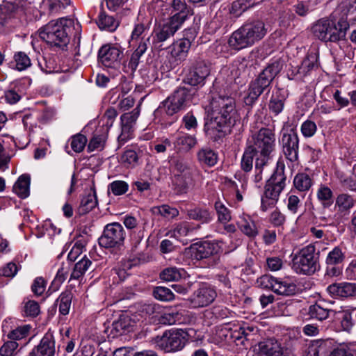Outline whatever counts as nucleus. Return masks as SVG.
Listing matches in <instances>:
<instances>
[{"mask_svg": "<svg viewBox=\"0 0 356 356\" xmlns=\"http://www.w3.org/2000/svg\"><path fill=\"white\" fill-rule=\"evenodd\" d=\"M211 106V119L205 124L204 131L212 140L218 141L226 135L235 110V101L231 97L220 96L213 99Z\"/></svg>", "mask_w": 356, "mask_h": 356, "instance_id": "f257e3e1", "label": "nucleus"}, {"mask_svg": "<svg viewBox=\"0 0 356 356\" xmlns=\"http://www.w3.org/2000/svg\"><path fill=\"white\" fill-rule=\"evenodd\" d=\"M268 29L261 20H252L243 24L234 31L228 40L230 47L241 50L253 46L267 34Z\"/></svg>", "mask_w": 356, "mask_h": 356, "instance_id": "f03ea898", "label": "nucleus"}, {"mask_svg": "<svg viewBox=\"0 0 356 356\" xmlns=\"http://www.w3.org/2000/svg\"><path fill=\"white\" fill-rule=\"evenodd\" d=\"M282 70V65L279 61L268 64L249 85L244 103L248 106H252L257 101L259 96L266 90L270 91V85Z\"/></svg>", "mask_w": 356, "mask_h": 356, "instance_id": "7ed1b4c3", "label": "nucleus"}, {"mask_svg": "<svg viewBox=\"0 0 356 356\" xmlns=\"http://www.w3.org/2000/svg\"><path fill=\"white\" fill-rule=\"evenodd\" d=\"M350 28L347 17H341L337 23L328 18L318 20L312 26V32L318 40L327 42L344 40Z\"/></svg>", "mask_w": 356, "mask_h": 356, "instance_id": "20e7f679", "label": "nucleus"}, {"mask_svg": "<svg viewBox=\"0 0 356 356\" xmlns=\"http://www.w3.org/2000/svg\"><path fill=\"white\" fill-rule=\"evenodd\" d=\"M72 24L73 21L67 18L51 21L41 29L40 37L49 45L64 49L70 42Z\"/></svg>", "mask_w": 356, "mask_h": 356, "instance_id": "39448f33", "label": "nucleus"}, {"mask_svg": "<svg viewBox=\"0 0 356 356\" xmlns=\"http://www.w3.org/2000/svg\"><path fill=\"white\" fill-rule=\"evenodd\" d=\"M275 134L269 128H261L252 134L246 145L257 152V163H268L275 149Z\"/></svg>", "mask_w": 356, "mask_h": 356, "instance_id": "423d86ee", "label": "nucleus"}, {"mask_svg": "<svg viewBox=\"0 0 356 356\" xmlns=\"http://www.w3.org/2000/svg\"><path fill=\"white\" fill-rule=\"evenodd\" d=\"M291 268L297 274L310 276L320 270L319 257L315 243H310L292 255Z\"/></svg>", "mask_w": 356, "mask_h": 356, "instance_id": "0eeeda50", "label": "nucleus"}, {"mask_svg": "<svg viewBox=\"0 0 356 356\" xmlns=\"http://www.w3.org/2000/svg\"><path fill=\"white\" fill-rule=\"evenodd\" d=\"M286 181L284 165H277L273 174L266 181L261 200V210L262 211L265 212L276 205L281 193L286 186Z\"/></svg>", "mask_w": 356, "mask_h": 356, "instance_id": "6e6552de", "label": "nucleus"}, {"mask_svg": "<svg viewBox=\"0 0 356 356\" xmlns=\"http://www.w3.org/2000/svg\"><path fill=\"white\" fill-rule=\"evenodd\" d=\"M194 92L185 87L176 89L166 99L163 101L155 111V115L165 113L172 116L190 106Z\"/></svg>", "mask_w": 356, "mask_h": 356, "instance_id": "1a4fd4ad", "label": "nucleus"}, {"mask_svg": "<svg viewBox=\"0 0 356 356\" xmlns=\"http://www.w3.org/2000/svg\"><path fill=\"white\" fill-rule=\"evenodd\" d=\"M187 333L181 329L166 330L161 336L154 339L156 347L165 353L179 351L187 341Z\"/></svg>", "mask_w": 356, "mask_h": 356, "instance_id": "9d476101", "label": "nucleus"}, {"mask_svg": "<svg viewBox=\"0 0 356 356\" xmlns=\"http://www.w3.org/2000/svg\"><path fill=\"white\" fill-rule=\"evenodd\" d=\"M220 241H204L194 244L192 248V255L195 259L208 261V266H213L219 262V257L217 256L222 252Z\"/></svg>", "mask_w": 356, "mask_h": 356, "instance_id": "9b49d317", "label": "nucleus"}, {"mask_svg": "<svg viewBox=\"0 0 356 356\" xmlns=\"http://www.w3.org/2000/svg\"><path fill=\"white\" fill-rule=\"evenodd\" d=\"M125 231L119 222H112L106 225L103 234L99 238V244L105 248H115L120 250L124 245Z\"/></svg>", "mask_w": 356, "mask_h": 356, "instance_id": "f8f14e48", "label": "nucleus"}, {"mask_svg": "<svg viewBox=\"0 0 356 356\" xmlns=\"http://www.w3.org/2000/svg\"><path fill=\"white\" fill-rule=\"evenodd\" d=\"M216 297L217 292L213 286L208 283H201L187 301L191 308L198 309L209 306Z\"/></svg>", "mask_w": 356, "mask_h": 356, "instance_id": "ddd939ff", "label": "nucleus"}, {"mask_svg": "<svg viewBox=\"0 0 356 356\" xmlns=\"http://www.w3.org/2000/svg\"><path fill=\"white\" fill-rule=\"evenodd\" d=\"M181 26L177 22L168 19L163 24L154 28L152 39L154 47L160 50L164 49L163 42L172 37Z\"/></svg>", "mask_w": 356, "mask_h": 356, "instance_id": "4468645a", "label": "nucleus"}, {"mask_svg": "<svg viewBox=\"0 0 356 356\" xmlns=\"http://www.w3.org/2000/svg\"><path fill=\"white\" fill-rule=\"evenodd\" d=\"M122 57L123 51L117 44H106L98 51V60L105 67H116Z\"/></svg>", "mask_w": 356, "mask_h": 356, "instance_id": "2eb2a0df", "label": "nucleus"}, {"mask_svg": "<svg viewBox=\"0 0 356 356\" xmlns=\"http://www.w3.org/2000/svg\"><path fill=\"white\" fill-rule=\"evenodd\" d=\"M282 151L286 159L291 163L298 160L299 138L298 134L293 129L282 133L280 139Z\"/></svg>", "mask_w": 356, "mask_h": 356, "instance_id": "dca6fc26", "label": "nucleus"}, {"mask_svg": "<svg viewBox=\"0 0 356 356\" xmlns=\"http://www.w3.org/2000/svg\"><path fill=\"white\" fill-rule=\"evenodd\" d=\"M210 74V67L204 61H197L185 77L184 81L193 86H203Z\"/></svg>", "mask_w": 356, "mask_h": 356, "instance_id": "f3484780", "label": "nucleus"}, {"mask_svg": "<svg viewBox=\"0 0 356 356\" xmlns=\"http://www.w3.org/2000/svg\"><path fill=\"white\" fill-rule=\"evenodd\" d=\"M56 340L54 332L49 330L27 356H55Z\"/></svg>", "mask_w": 356, "mask_h": 356, "instance_id": "a211bd4d", "label": "nucleus"}, {"mask_svg": "<svg viewBox=\"0 0 356 356\" xmlns=\"http://www.w3.org/2000/svg\"><path fill=\"white\" fill-rule=\"evenodd\" d=\"M168 4L171 8L168 19L177 22L181 25L188 16L192 15L191 10L187 7L184 0H168Z\"/></svg>", "mask_w": 356, "mask_h": 356, "instance_id": "6ab92c4d", "label": "nucleus"}, {"mask_svg": "<svg viewBox=\"0 0 356 356\" xmlns=\"http://www.w3.org/2000/svg\"><path fill=\"white\" fill-rule=\"evenodd\" d=\"M193 39V35L184 38L174 42L169 47L171 56L175 61L182 62L186 58L191 47V41Z\"/></svg>", "mask_w": 356, "mask_h": 356, "instance_id": "aec40b11", "label": "nucleus"}, {"mask_svg": "<svg viewBox=\"0 0 356 356\" xmlns=\"http://www.w3.org/2000/svg\"><path fill=\"white\" fill-rule=\"evenodd\" d=\"M237 225L240 231L250 238H254L259 235V223L248 214L243 213L239 216Z\"/></svg>", "mask_w": 356, "mask_h": 356, "instance_id": "412c9836", "label": "nucleus"}, {"mask_svg": "<svg viewBox=\"0 0 356 356\" xmlns=\"http://www.w3.org/2000/svg\"><path fill=\"white\" fill-rule=\"evenodd\" d=\"M327 291L335 297L350 298L356 296V283L341 282L332 284L327 286Z\"/></svg>", "mask_w": 356, "mask_h": 356, "instance_id": "4be33fe9", "label": "nucleus"}, {"mask_svg": "<svg viewBox=\"0 0 356 356\" xmlns=\"http://www.w3.org/2000/svg\"><path fill=\"white\" fill-rule=\"evenodd\" d=\"M18 6L11 2H3L0 5V29L13 26Z\"/></svg>", "mask_w": 356, "mask_h": 356, "instance_id": "5701e85b", "label": "nucleus"}, {"mask_svg": "<svg viewBox=\"0 0 356 356\" xmlns=\"http://www.w3.org/2000/svg\"><path fill=\"white\" fill-rule=\"evenodd\" d=\"M356 206V195L347 192L339 193L335 198L334 208L341 214H348Z\"/></svg>", "mask_w": 356, "mask_h": 356, "instance_id": "b1692460", "label": "nucleus"}, {"mask_svg": "<svg viewBox=\"0 0 356 356\" xmlns=\"http://www.w3.org/2000/svg\"><path fill=\"white\" fill-rule=\"evenodd\" d=\"M257 356H286L280 343L274 339H269L259 343Z\"/></svg>", "mask_w": 356, "mask_h": 356, "instance_id": "393cba45", "label": "nucleus"}, {"mask_svg": "<svg viewBox=\"0 0 356 356\" xmlns=\"http://www.w3.org/2000/svg\"><path fill=\"white\" fill-rule=\"evenodd\" d=\"M197 140L194 135L186 133L179 134L174 140V149L177 153H186L195 147Z\"/></svg>", "mask_w": 356, "mask_h": 356, "instance_id": "a878e982", "label": "nucleus"}, {"mask_svg": "<svg viewBox=\"0 0 356 356\" xmlns=\"http://www.w3.org/2000/svg\"><path fill=\"white\" fill-rule=\"evenodd\" d=\"M198 163L202 166L213 167L218 159V154L209 147L200 148L196 154Z\"/></svg>", "mask_w": 356, "mask_h": 356, "instance_id": "bb28decb", "label": "nucleus"}, {"mask_svg": "<svg viewBox=\"0 0 356 356\" xmlns=\"http://www.w3.org/2000/svg\"><path fill=\"white\" fill-rule=\"evenodd\" d=\"M96 24L102 31L113 32L119 26L120 22L113 16L106 14L104 10H101L96 19Z\"/></svg>", "mask_w": 356, "mask_h": 356, "instance_id": "cd10ccee", "label": "nucleus"}, {"mask_svg": "<svg viewBox=\"0 0 356 356\" xmlns=\"http://www.w3.org/2000/svg\"><path fill=\"white\" fill-rule=\"evenodd\" d=\"M186 216L190 220L200 222L202 224L209 223L213 219L211 212L207 208L200 207L187 209Z\"/></svg>", "mask_w": 356, "mask_h": 356, "instance_id": "c85d7f7f", "label": "nucleus"}, {"mask_svg": "<svg viewBox=\"0 0 356 356\" xmlns=\"http://www.w3.org/2000/svg\"><path fill=\"white\" fill-rule=\"evenodd\" d=\"M200 228L199 225H195L193 223L186 221L181 222L175 226L172 232V236L181 241L184 237L191 236Z\"/></svg>", "mask_w": 356, "mask_h": 356, "instance_id": "c756f323", "label": "nucleus"}, {"mask_svg": "<svg viewBox=\"0 0 356 356\" xmlns=\"http://www.w3.org/2000/svg\"><path fill=\"white\" fill-rule=\"evenodd\" d=\"M148 29V25L143 22L135 24L129 40L130 45L134 46L142 43L143 41L147 44L149 38L145 36Z\"/></svg>", "mask_w": 356, "mask_h": 356, "instance_id": "7c9ffc66", "label": "nucleus"}, {"mask_svg": "<svg viewBox=\"0 0 356 356\" xmlns=\"http://www.w3.org/2000/svg\"><path fill=\"white\" fill-rule=\"evenodd\" d=\"M316 198L323 209L330 208L334 203L332 190L325 184H320L316 190Z\"/></svg>", "mask_w": 356, "mask_h": 356, "instance_id": "2f4dec72", "label": "nucleus"}, {"mask_svg": "<svg viewBox=\"0 0 356 356\" xmlns=\"http://www.w3.org/2000/svg\"><path fill=\"white\" fill-rule=\"evenodd\" d=\"M30 176L22 175L19 177L13 187V191L20 198H26L30 193Z\"/></svg>", "mask_w": 356, "mask_h": 356, "instance_id": "473e14b6", "label": "nucleus"}, {"mask_svg": "<svg viewBox=\"0 0 356 356\" xmlns=\"http://www.w3.org/2000/svg\"><path fill=\"white\" fill-rule=\"evenodd\" d=\"M273 292L281 296H293L298 290L296 284L287 280L277 278Z\"/></svg>", "mask_w": 356, "mask_h": 356, "instance_id": "72a5a7b5", "label": "nucleus"}, {"mask_svg": "<svg viewBox=\"0 0 356 356\" xmlns=\"http://www.w3.org/2000/svg\"><path fill=\"white\" fill-rule=\"evenodd\" d=\"M333 312V310L325 308L323 306H321L319 303H315L314 305H311L308 307L307 311V315L309 316V319L323 321L327 319L330 316L331 313Z\"/></svg>", "mask_w": 356, "mask_h": 356, "instance_id": "f704fd0d", "label": "nucleus"}, {"mask_svg": "<svg viewBox=\"0 0 356 356\" xmlns=\"http://www.w3.org/2000/svg\"><path fill=\"white\" fill-rule=\"evenodd\" d=\"M32 328V325L30 324L18 325L8 332L6 335L7 339L16 342L26 339L29 337Z\"/></svg>", "mask_w": 356, "mask_h": 356, "instance_id": "c9c22d12", "label": "nucleus"}, {"mask_svg": "<svg viewBox=\"0 0 356 356\" xmlns=\"http://www.w3.org/2000/svg\"><path fill=\"white\" fill-rule=\"evenodd\" d=\"M329 348L328 341H314L306 350L304 356H326Z\"/></svg>", "mask_w": 356, "mask_h": 356, "instance_id": "e433bc0d", "label": "nucleus"}, {"mask_svg": "<svg viewBox=\"0 0 356 356\" xmlns=\"http://www.w3.org/2000/svg\"><path fill=\"white\" fill-rule=\"evenodd\" d=\"M173 181L179 193H186L193 185L192 173L175 174Z\"/></svg>", "mask_w": 356, "mask_h": 356, "instance_id": "4c0bfd02", "label": "nucleus"}, {"mask_svg": "<svg viewBox=\"0 0 356 356\" xmlns=\"http://www.w3.org/2000/svg\"><path fill=\"white\" fill-rule=\"evenodd\" d=\"M72 298L73 294L72 291L65 290L56 299V304L58 305V311L61 315L65 316L69 314Z\"/></svg>", "mask_w": 356, "mask_h": 356, "instance_id": "58836bf2", "label": "nucleus"}, {"mask_svg": "<svg viewBox=\"0 0 356 356\" xmlns=\"http://www.w3.org/2000/svg\"><path fill=\"white\" fill-rule=\"evenodd\" d=\"M146 51L147 44H145V41H143L142 43L138 44L136 50L131 54V58L125 67L131 72H134L138 66L140 57Z\"/></svg>", "mask_w": 356, "mask_h": 356, "instance_id": "ea45409f", "label": "nucleus"}, {"mask_svg": "<svg viewBox=\"0 0 356 356\" xmlns=\"http://www.w3.org/2000/svg\"><path fill=\"white\" fill-rule=\"evenodd\" d=\"M13 61L15 63L14 69L22 72L29 68L32 63L29 55L24 51H19L14 54Z\"/></svg>", "mask_w": 356, "mask_h": 356, "instance_id": "a19ab883", "label": "nucleus"}, {"mask_svg": "<svg viewBox=\"0 0 356 356\" xmlns=\"http://www.w3.org/2000/svg\"><path fill=\"white\" fill-rule=\"evenodd\" d=\"M346 259L345 252L343 251L340 246H335L332 250H330L326 258V265H341L343 263Z\"/></svg>", "mask_w": 356, "mask_h": 356, "instance_id": "79ce46f5", "label": "nucleus"}, {"mask_svg": "<svg viewBox=\"0 0 356 356\" xmlns=\"http://www.w3.org/2000/svg\"><path fill=\"white\" fill-rule=\"evenodd\" d=\"M257 156V152H254L252 147H250L246 145L241 161V169L246 172L251 171L253 167L254 158H255L256 160Z\"/></svg>", "mask_w": 356, "mask_h": 356, "instance_id": "37998d69", "label": "nucleus"}, {"mask_svg": "<svg viewBox=\"0 0 356 356\" xmlns=\"http://www.w3.org/2000/svg\"><path fill=\"white\" fill-rule=\"evenodd\" d=\"M295 188L300 192H305L309 190L313 185V180L310 176L306 173L297 174L293 179Z\"/></svg>", "mask_w": 356, "mask_h": 356, "instance_id": "c03bdc74", "label": "nucleus"}, {"mask_svg": "<svg viewBox=\"0 0 356 356\" xmlns=\"http://www.w3.org/2000/svg\"><path fill=\"white\" fill-rule=\"evenodd\" d=\"M92 261L84 256L79 261H78L71 273L70 280H78L82 277L91 266Z\"/></svg>", "mask_w": 356, "mask_h": 356, "instance_id": "a18cd8bd", "label": "nucleus"}, {"mask_svg": "<svg viewBox=\"0 0 356 356\" xmlns=\"http://www.w3.org/2000/svg\"><path fill=\"white\" fill-rule=\"evenodd\" d=\"M185 274V270L176 267L165 268L160 274L161 279L167 282L177 281Z\"/></svg>", "mask_w": 356, "mask_h": 356, "instance_id": "49530a36", "label": "nucleus"}, {"mask_svg": "<svg viewBox=\"0 0 356 356\" xmlns=\"http://www.w3.org/2000/svg\"><path fill=\"white\" fill-rule=\"evenodd\" d=\"M97 204V200L96 193L95 191H92L81 199L79 211L83 213H88L94 209Z\"/></svg>", "mask_w": 356, "mask_h": 356, "instance_id": "de8ad7c7", "label": "nucleus"}, {"mask_svg": "<svg viewBox=\"0 0 356 356\" xmlns=\"http://www.w3.org/2000/svg\"><path fill=\"white\" fill-rule=\"evenodd\" d=\"M152 212L154 213H158L163 218L168 219H172L178 216L179 212L175 207H172L168 204H163L152 208Z\"/></svg>", "mask_w": 356, "mask_h": 356, "instance_id": "09e8293b", "label": "nucleus"}, {"mask_svg": "<svg viewBox=\"0 0 356 356\" xmlns=\"http://www.w3.org/2000/svg\"><path fill=\"white\" fill-rule=\"evenodd\" d=\"M128 317H120L118 320L114 321L111 325V334L113 336H118L129 331L130 322Z\"/></svg>", "mask_w": 356, "mask_h": 356, "instance_id": "8fccbe9b", "label": "nucleus"}, {"mask_svg": "<svg viewBox=\"0 0 356 356\" xmlns=\"http://www.w3.org/2000/svg\"><path fill=\"white\" fill-rule=\"evenodd\" d=\"M154 297L160 301L169 302L175 300V296L172 291L165 286H156L153 290Z\"/></svg>", "mask_w": 356, "mask_h": 356, "instance_id": "3c124183", "label": "nucleus"}, {"mask_svg": "<svg viewBox=\"0 0 356 356\" xmlns=\"http://www.w3.org/2000/svg\"><path fill=\"white\" fill-rule=\"evenodd\" d=\"M169 163L175 174H186L191 172L187 163L180 157L171 156L169 159Z\"/></svg>", "mask_w": 356, "mask_h": 356, "instance_id": "603ef678", "label": "nucleus"}, {"mask_svg": "<svg viewBox=\"0 0 356 356\" xmlns=\"http://www.w3.org/2000/svg\"><path fill=\"white\" fill-rule=\"evenodd\" d=\"M285 99L278 95H273L268 104L270 111L275 115H279L284 109Z\"/></svg>", "mask_w": 356, "mask_h": 356, "instance_id": "864d4df0", "label": "nucleus"}, {"mask_svg": "<svg viewBox=\"0 0 356 356\" xmlns=\"http://www.w3.org/2000/svg\"><path fill=\"white\" fill-rule=\"evenodd\" d=\"M140 107L138 106L131 112L125 113L120 117L121 125L131 127L134 128V124L136 122L137 119L140 115Z\"/></svg>", "mask_w": 356, "mask_h": 356, "instance_id": "5fc2aeb1", "label": "nucleus"}, {"mask_svg": "<svg viewBox=\"0 0 356 356\" xmlns=\"http://www.w3.org/2000/svg\"><path fill=\"white\" fill-rule=\"evenodd\" d=\"M215 209L218 215V220L220 222L226 224L231 220L232 216L230 211L220 201L216 202Z\"/></svg>", "mask_w": 356, "mask_h": 356, "instance_id": "6e6d98bb", "label": "nucleus"}, {"mask_svg": "<svg viewBox=\"0 0 356 356\" xmlns=\"http://www.w3.org/2000/svg\"><path fill=\"white\" fill-rule=\"evenodd\" d=\"M316 3L312 0H305L294 6L295 12L300 16H305L314 9Z\"/></svg>", "mask_w": 356, "mask_h": 356, "instance_id": "4d7b16f0", "label": "nucleus"}, {"mask_svg": "<svg viewBox=\"0 0 356 356\" xmlns=\"http://www.w3.org/2000/svg\"><path fill=\"white\" fill-rule=\"evenodd\" d=\"M23 312L24 316L34 318L40 314V307L38 302L29 300L24 302Z\"/></svg>", "mask_w": 356, "mask_h": 356, "instance_id": "13d9d810", "label": "nucleus"}, {"mask_svg": "<svg viewBox=\"0 0 356 356\" xmlns=\"http://www.w3.org/2000/svg\"><path fill=\"white\" fill-rule=\"evenodd\" d=\"M67 275V270H65L63 267L60 268L56 277L51 282V286L49 287L48 291H50V293L57 291L60 285L63 283V282L66 280Z\"/></svg>", "mask_w": 356, "mask_h": 356, "instance_id": "bf43d9fd", "label": "nucleus"}, {"mask_svg": "<svg viewBox=\"0 0 356 356\" xmlns=\"http://www.w3.org/2000/svg\"><path fill=\"white\" fill-rule=\"evenodd\" d=\"M128 184L122 180H115L109 184L108 190L111 191L114 195H122L127 192Z\"/></svg>", "mask_w": 356, "mask_h": 356, "instance_id": "052dcab7", "label": "nucleus"}, {"mask_svg": "<svg viewBox=\"0 0 356 356\" xmlns=\"http://www.w3.org/2000/svg\"><path fill=\"white\" fill-rule=\"evenodd\" d=\"M87 141V138L84 135L79 134L70 138V145L75 152L79 153L83 150Z\"/></svg>", "mask_w": 356, "mask_h": 356, "instance_id": "680f3d73", "label": "nucleus"}, {"mask_svg": "<svg viewBox=\"0 0 356 356\" xmlns=\"http://www.w3.org/2000/svg\"><path fill=\"white\" fill-rule=\"evenodd\" d=\"M326 356H354L352 350L346 345H339L332 348L330 341L329 350H327Z\"/></svg>", "mask_w": 356, "mask_h": 356, "instance_id": "e2e57ef3", "label": "nucleus"}, {"mask_svg": "<svg viewBox=\"0 0 356 356\" xmlns=\"http://www.w3.org/2000/svg\"><path fill=\"white\" fill-rule=\"evenodd\" d=\"M337 314L341 320V325L343 330L350 331L354 325L351 313L348 310H343Z\"/></svg>", "mask_w": 356, "mask_h": 356, "instance_id": "0e129e2a", "label": "nucleus"}, {"mask_svg": "<svg viewBox=\"0 0 356 356\" xmlns=\"http://www.w3.org/2000/svg\"><path fill=\"white\" fill-rule=\"evenodd\" d=\"M86 240H77L67 254L68 260L71 261H74L77 259V257L82 253L83 249L86 247Z\"/></svg>", "mask_w": 356, "mask_h": 356, "instance_id": "69168bd1", "label": "nucleus"}, {"mask_svg": "<svg viewBox=\"0 0 356 356\" xmlns=\"http://www.w3.org/2000/svg\"><path fill=\"white\" fill-rule=\"evenodd\" d=\"M106 140V137L104 134L94 135L88 143V150L89 152L102 150L104 147Z\"/></svg>", "mask_w": 356, "mask_h": 356, "instance_id": "338daca9", "label": "nucleus"}, {"mask_svg": "<svg viewBox=\"0 0 356 356\" xmlns=\"http://www.w3.org/2000/svg\"><path fill=\"white\" fill-rule=\"evenodd\" d=\"M19 343L15 341L8 339L5 341L0 348L1 356H14Z\"/></svg>", "mask_w": 356, "mask_h": 356, "instance_id": "774afa93", "label": "nucleus"}]
</instances>
